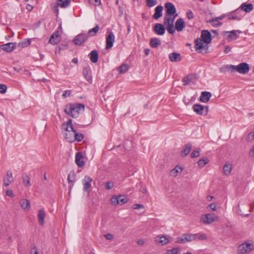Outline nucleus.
<instances>
[{
  "instance_id": "1",
  "label": "nucleus",
  "mask_w": 254,
  "mask_h": 254,
  "mask_svg": "<svg viewBox=\"0 0 254 254\" xmlns=\"http://www.w3.org/2000/svg\"><path fill=\"white\" fill-rule=\"evenodd\" d=\"M85 105L80 103H69L65 106L64 112L73 118L78 117L81 111H84Z\"/></svg>"
},
{
  "instance_id": "2",
  "label": "nucleus",
  "mask_w": 254,
  "mask_h": 254,
  "mask_svg": "<svg viewBox=\"0 0 254 254\" xmlns=\"http://www.w3.org/2000/svg\"><path fill=\"white\" fill-rule=\"evenodd\" d=\"M197 238V234H192L190 233L184 234L180 237L177 238L176 243H185L188 242L194 241Z\"/></svg>"
},
{
  "instance_id": "3",
  "label": "nucleus",
  "mask_w": 254,
  "mask_h": 254,
  "mask_svg": "<svg viewBox=\"0 0 254 254\" xmlns=\"http://www.w3.org/2000/svg\"><path fill=\"white\" fill-rule=\"evenodd\" d=\"M201 220L204 224H209L213 222L218 221L219 218L214 213H208L202 216Z\"/></svg>"
},
{
  "instance_id": "4",
  "label": "nucleus",
  "mask_w": 254,
  "mask_h": 254,
  "mask_svg": "<svg viewBox=\"0 0 254 254\" xmlns=\"http://www.w3.org/2000/svg\"><path fill=\"white\" fill-rule=\"evenodd\" d=\"M115 41V36L113 32L111 31H107V35L106 38V49L109 50L111 49Z\"/></svg>"
},
{
  "instance_id": "5",
  "label": "nucleus",
  "mask_w": 254,
  "mask_h": 254,
  "mask_svg": "<svg viewBox=\"0 0 254 254\" xmlns=\"http://www.w3.org/2000/svg\"><path fill=\"white\" fill-rule=\"evenodd\" d=\"M192 109L196 113L200 115H206L208 111L207 106H204L199 104H195L192 106Z\"/></svg>"
},
{
  "instance_id": "6",
  "label": "nucleus",
  "mask_w": 254,
  "mask_h": 254,
  "mask_svg": "<svg viewBox=\"0 0 254 254\" xmlns=\"http://www.w3.org/2000/svg\"><path fill=\"white\" fill-rule=\"evenodd\" d=\"M88 38V36L86 33H80L76 35L72 40L73 43L76 45H81Z\"/></svg>"
},
{
  "instance_id": "7",
  "label": "nucleus",
  "mask_w": 254,
  "mask_h": 254,
  "mask_svg": "<svg viewBox=\"0 0 254 254\" xmlns=\"http://www.w3.org/2000/svg\"><path fill=\"white\" fill-rule=\"evenodd\" d=\"M252 245L250 243H243L239 245L238 250L240 254H245L250 253L252 250Z\"/></svg>"
},
{
  "instance_id": "8",
  "label": "nucleus",
  "mask_w": 254,
  "mask_h": 254,
  "mask_svg": "<svg viewBox=\"0 0 254 254\" xmlns=\"http://www.w3.org/2000/svg\"><path fill=\"white\" fill-rule=\"evenodd\" d=\"M201 39L205 44H208L210 43L212 40L210 32L206 30L202 31L201 34Z\"/></svg>"
},
{
  "instance_id": "9",
  "label": "nucleus",
  "mask_w": 254,
  "mask_h": 254,
  "mask_svg": "<svg viewBox=\"0 0 254 254\" xmlns=\"http://www.w3.org/2000/svg\"><path fill=\"white\" fill-rule=\"evenodd\" d=\"M153 30L158 35H163L165 33V27L163 24L156 23L153 27Z\"/></svg>"
},
{
  "instance_id": "10",
  "label": "nucleus",
  "mask_w": 254,
  "mask_h": 254,
  "mask_svg": "<svg viewBox=\"0 0 254 254\" xmlns=\"http://www.w3.org/2000/svg\"><path fill=\"white\" fill-rule=\"evenodd\" d=\"M250 69L249 64L246 63H242L237 65V72L241 74L248 73Z\"/></svg>"
},
{
  "instance_id": "11",
  "label": "nucleus",
  "mask_w": 254,
  "mask_h": 254,
  "mask_svg": "<svg viewBox=\"0 0 254 254\" xmlns=\"http://www.w3.org/2000/svg\"><path fill=\"white\" fill-rule=\"evenodd\" d=\"M166 9V14L173 15L176 13V8L174 5L171 2H166L165 4Z\"/></svg>"
},
{
  "instance_id": "12",
  "label": "nucleus",
  "mask_w": 254,
  "mask_h": 254,
  "mask_svg": "<svg viewBox=\"0 0 254 254\" xmlns=\"http://www.w3.org/2000/svg\"><path fill=\"white\" fill-rule=\"evenodd\" d=\"M16 46V43H8L5 44H3L0 46V48L7 53H10L13 51L15 48Z\"/></svg>"
},
{
  "instance_id": "13",
  "label": "nucleus",
  "mask_w": 254,
  "mask_h": 254,
  "mask_svg": "<svg viewBox=\"0 0 254 254\" xmlns=\"http://www.w3.org/2000/svg\"><path fill=\"white\" fill-rule=\"evenodd\" d=\"M92 181V179L88 176H85L83 180V191L89 192V189L91 186V183Z\"/></svg>"
},
{
  "instance_id": "14",
  "label": "nucleus",
  "mask_w": 254,
  "mask_h": 254,
  "mask_svg": "<svg viewBox=\"0 0 254 254\" xmlns=\"http://www.w3.org/2000/svg\"><path fill=\"white\" fill-rule=\"evenodd\" d=\"M82 73L86 80L91 83L92 81V78L90 73V67L89 66L84 67L83 69Z\"/></svg>"
},
{
  "instance_id": "15",
  "label": "nucleus",
  "mask_w": 254,
  "mask_h": 254,
  "mask_svg": "<svg viewBox=\"0 0 254 254\" xmlns=\"http://www.w3.org/2000/svg\"><path fill=\"white\" fill-rule=\"evenodd\" d=\"M83 156L81 152H78L75 155V163L78 167H82L84 166V162L82 160Z\"/></svg>"
},
{
  "instance_id": "16",
  "label": "nucleus",
  "mask_w": 254,
  "mask_h": 254,
  "mask_svg": "<svg viewBox=\"0 0 254 254\" xmlns=\"http://www.w3.org/2000/svg\"><path fill=\"white\" fill-rule=\"evenodd\" d=\"M211 97V94L209 92L203 91L201 93L199 97V100L203 103H207Z\"/></svg>"
},
{
  "instance_id": "17",
  "label": "nucleus",
  "mask_w": 254,
  "mask_h": 254,
  "mask_svg": "<svg viewBox=\"0 0 254 254\" xmlns=\"http://www.w3.org/2000/svg\"><path fill=\"white\" fill-rule=\"evenodd\" d=\"M238 32L239 33H241L242 32L241 31L239 30H232L231 31H226L225 32V33H229V34L227 36V39H229L230 41L233 40H236L239 36L237 34V33Z\"/></svg>"
},
{
  "instance_id": "18",
  "label": "nucleus",
  "mask_w": 254,
  "mask_h": 254,
  "mask_svg": "<svg viewBox=\"0 0 254 254\" xmlns=\"http://www.w3.org/2000/svg\"><path fill=\"white\" fill-rule=\"evenodd\" d=\"M169 58L172 62H180L182 60V57L180 53L173 52L169 54Z\"/></svg>"
},
{
  "instance_id": "19",
  "label": "nucleus",
  "mask_w": 254,
  "mask_h": 254,
  "mask_svg": "<svg viewBox=\"0 0 254 254\" xmlns=\"http://www.w3.org/2000/svg\"><path fill=\"white\" fill-rule=\"evenodd\" d=\"M13 178L11 172L10 171H7L6 173V177L3 179L4 185L7 187L11 184V182H13Z\"/></svg>"
},
{
  "instance_id": "20",
  "label": "nucleus",
  "mask_w": 254,
  "mask_h": 254,
  "mask_svg": "<svg viewBox=\"0 0 254 254\" xmlns=\"http://www.w3.org/2000/svg\"><path fill=\"white\" fill-rule=\"evenodd\" d=\"M59 36L60 34L59 31H55L51 36L49 43L54 45L57 44L60 41Z\"/></svg>"
},
{
  "instance_id": "21",
  "label": "nucleus",
  "mask_w": 254,
  "mask_h": 254,
  "mask_svg": "<svg viewBox=\"0 0 254 254\" xmlns=\"http://www.w3.org/2000/svg\"><path fill=\"white\" fill-rule=\"evenodd\" d=\"M192 148V145L190 143L188 142L184 147L183 150L181 152V155L182 157H185L188 155Z\"/></svg>"
},
{
  "instance_id": "22",
  "label": "nucleus",
  "mask_w": 254,
  "mask_h": 254,
  "mask_svg": "<svg viewBox=\"0 0 254 254\" xmlns=\"http://www.w3.org/2000/svg\"><path fill=\"white\" fill-rule=\"evenodd\" d=\"M185 26V24L182 18H180L177 20L175 23V28L178 31H182Z\"/></svg>"
},
{
  "instance_id": "23",
  "label": "nucleus",
  "mask_w": 254,
  "mask_h": 254,
  "mask_svg": "<svg viewBox=\"0 0 254 254\" xmlns=\"http://www.w3.org/2000/svg\"><path fill=\"white\" fill-rule=\"evenodd\" d=\"M163 7L162 5H158L155 8V13L153 15V18L158 19L162 16Z\"/></svg>"
},
{
  "instance_id": "24",
  "label": "nucleus",
  "mask_w": 254,
  "mask_h": 254,
  "mask_svg": "<svg viewBox=\"0 0 254 254\" xmlns=\"http://www.w3.org/2000/svg\"><path fill=\"white\" fill-rule=\"evenodd\" d=\"M202 42H203L202 40L199 38H197L194 40V48L195 49V50L198 52L201 53H203L202 51L201 50L202 49V45L203 44Z\"/></svg>"
},
{
  "instance_id": "25",
  "label": "nucleus",
  "mask_w": 254,
  "mask_h": 254,
  "mask_svg": "<svg viewBox=\"0 0 254 254\" xmlns=\"http://www.w3.org/2000/svg\"><path fill=\"white\" fill-rule=\"evenodd\" d=\"M155 241L156 243H160L162 246L165 245L169 242L168 239L164 236H162L161 237L157 236L155 238Z\"/></svg>"
},
{
  "instance_id": "26",
  "label": "nucleus",
  "mask_w": 254,
  "mask_h": 254,
  "mask_svg": "<svg viewBox=\"0 0 254 254\" xmlns=\"http://www.w3.org/2000/svg\"><path fill=\"white\" fill-rule=\"evenodd\" d=\"M161 44V41L157 38H152L150 40V45L153 48H156Z\"/></svg>"
},
{
  "instance_id": "27",
  "label": "nucleus",
  "mask_w": 254,
  "mask_h": 254,
  "mask_svg": "<svg viewBox=\"0 0 254 254\" xmlns=\"http://www.w3.org/2000/svg\"><path fill=\"white\" fill-rule=\"evenodd\" d=\"M240 8L246 12H249L253 9V5L251 3H243Z\"/></svg>"
},
{
  "instance_id": "28",
  "label": "nucleus",
  "mask_w": 254,
  "mask_h": 254,
  "mask_svg": "<svg viewBox=\"0 0 254 254\" xmlns=\"http://www.w3.org/2000/svg\"><path fill=\"white\" fill-rule=\"evenodd\" d=\"M90 60L93 63H96L98 59V53L96 50L92 51L90 54Z\"/></svg>"
},
{
  "instance_id": "29",
  "label": "nucleus",
  "mask_w": 254,
  "mask_h": 254,
  "mask_svg": "<svg viewBox=\"0 0 254 254\" xmlns=\"http://www.w3.org/2000/svg\"><path fill=\"white\" fill-rule=\"evenodd\" d=\"M176 16H177V14H176V15L173 18H172V15L165 14V17L164 18L163 25H167L168 24H171V23H173Z\"/></svg>"
},
{
  "instance_id": "30",
  "label": "nucleus",
  "mask_w": 254,
  "mask_h": 254,
  "mask_svg": "<svg viewBox=\"0 0 254 254\" xmlns=\"http://www.w3.org/2000/svg\"><path fill=\"white\" fill-rule=\"evenodd\" d=\"M183 170V168L182 167L176 166L174 169L171 170L170 174L171 176L176 177L178 173H181Z\"/></svg>"
},
{
  "instance_id": "31",
  "label": "nucleus",
  "mask_w": 254,
  "mask_h": 254,
  "mask_svg": "<svg viewBox=\"0 0 254 254\" xmlns=\"http://www.w3.org/2000/svg\"><path fill=\"white\" fill-rule=\"evenodd\" d=\"M45 217V213L43 209H40L38 214V218L40 224L42 225L44 223V219Z\"/></svg>"
},
{
  "instance_id": "32",
  "label": "nucleus",
  "mask_w": 254,
  "mask_h": 254,
  "mask_svg": "<svg viewBox=\"0 0 254 254\" xmlns=\"http://www.w3.org/2000/svg\"><path fill=\"white\" fill-rule=\"evenodd\" d=\"M239 11V9H237L231 12L226 13L227 17L229 20H234L238 18L237 13Z\"/></svg>"
},
{
  "instance_id": "33",
  "label": "nucleus",
  "mask_w": 254,
  "mask_h": 254,
  "mask_svg": "<svg viewBox=\"0 0 254 254\" xmlns=\"http://www.w3.org/2000/svg\"><path fill=\"white\" fill-rule=\"evenodd\" d=\"M59 6L62 8L67 7L71 3L70 0H57Z\"/></svg>"
},
{
  "instance_id": "34",
  "label": "nucleus",
  "mask_w": 254,
  "mask_h": 254,
  "mask_svg": "<svg viewBox=\"0 0 254 254\" xmlns=\"http://www.w3.org/2000/svg\"><path fill=\"white\" fill-rule=\"evenodd\" d=\"M232 166L230 164H226L223 167V172L226 175H229L232 171Z\"/></svg>"
},
{
  "instance_id": "35",
  "label": "nucleus",
  "mask_w": 254,
  "mask_h": 254,
  "mask_svg": "<svg viewBox=\"0 0 254 254\" xmlns=\"http://www.w3.org/2000/svg\"><path fill=\"white\" fill-rule=\"evenodd\" d=\"M207 22L211 23L213 27H218L222 24V23L220 22L217 17L210 19Z\"/></svg>"
},
{
  "instance_id": "36",
  "label": "nucleus",
  "mask_w": 254,
  "mask_h": 254,
  "mask_svg": "<svg viewBox=\"0 0 254 254\" xmlns=\"http://www.w3.org/2000/svg\"><path fill=\"white\" fill-rule=\"evenodd\" d=\"M22 180L23 182L26 187H30L31 186L30 178L28 175L26 174H23L22 175Z\"/></svg>"
},
{
  "instance_id": "37",
  "label": "nucleus",
  "mask_w": 254,
  "mask_h": 254,
  "mask_svg": "<svg viewBox=\"0 0 254 254\" xmlns=\"http://www.w3.org/2000/svg\"><path fill=\"white\" fill-rule=\"evenodd\" d=\"M31 44V40L29 39H25L24 40L20 42L17 45V47L25 48L27 47Z\"/></svg>"
},
{
  "instance_id": "38",
  "label": "nucleus",
  "mask_w": 254,
  "mask_h": 254,
  "mask_svg": "<svg viewBox=\"0 0 254 254\" xmlns=\"http://www.w3.org/2000/svg\"><path fill=\"white\" fill-rule=\"evenodd\" d=\"M19 203L24 209H26L30 207V202L27 199H22L19 201Z\"/></svg>"
},
{
  "instance_id": "39",
  "label": "nucleus",
  "mask_w": 254,
  "mask_h": 254,
  "mask_svg": "<svg viewBox=\"0 0 254 254\" xmlns=\"http://www.w3.org/2000/svg\"><path fill=\"white\" fill-rule=\"evenodd\" d=\"M208 162L209 159L207 157H205L199 160L197 162V164L199 167L203 168Z\"/></svg>"
},
{
  "instance_id": "40",
  "label": "nucleus",
  "mask_w": 254,
  "mask_h": 254,
  "mask_svg": "<svg viewBox=\"0 0 254 254\" xmlns=\"http://www.w3.org/2000/svg\"><path fill=\"white\" fill-rule=\"evenodd\" d=\"M129 68V66L127 64H122L118 67V71L120 73H124L126 72Z\"/></svg>"
},
{
  "instance_id": "41",
  "label": "nucleus",
  "mask_w": 254,
  "mask_h": 254,
  "mask_svg": "<svg viewBox=\"0 0 254 254\" xmlns=\"http://www.w3.org/2000/svg\"><path fill=\"white\" fill-rule=\"evenodd\" d=\"M99 30V27L98 25H97L95 27L89 30L88 34V35L90 36H93L96 35L97 32Z\"/></svg>"
},
{
  "instance_id": "42",
  "label": "nucleus",
  "mask_w": 254,
  "mask_h": 254,
  "mask_svg": "<svg viewBox=\"0 0 254 254\" xmlns=\"http://www.w3.org/2000/svg\"><path fill=\"white\" fill-rule=\"evenodd\" d=\"M59 6H60L58 4V3L57 2H56L55 3H53L51 4V7L52 10L53 12L56 13L57 16H58V15L59 14Z\"/></svg>"
},
{
  "instance_id": "43",
  "label": "nucleus",
  "mask_w": 254,
  "mask_h": 254,
  "mask_svg": "<svg viewBox=\"0 0 254 254\" xmlns=\"http://www.w3.org/2000/svg\"><path fill=\"white\" fill-rule=\"evenodd\" d=\"M181 252V250L179 248H174L171 250H168L166 252L167 254H179Z\"/></svg>"
},
{
  "instance_id": "44",
  "label": "nucleus",
  "mask_w": 254,
  "mask_h": 254,
  "mask_svg": "<svg viewBox=\"0 0 254 254\" xmlns=\"http://www.w3.org/2000/svg\"><path fill=\"white\" fill-rule=\"evenodd\" d=\"M119 199V204L122 205L127 201V199L126 196L119 195L118 196Z\"/></svg>"
},
{
  "instance_id": "45",
  "label": "nucleus",
  "mask_w": 254,
  "mask_h": 254,
  "mask_svg": "<svg viewBox=\"0 0 254 254\" xmlns=\"http://www.w3.org/2000/svg\"><path fill=\"white\" fill-rule=\"evenodd\" d=\"M166 26V28L169 33L173 34L175 31L173 23H171V24H168Z\"/></svg>"
},
{
  "instance_id": "46",
  "label": "nucleus",
  "mask_w": 254,
  "mask_h": 254,
  "mask_svg": "<svg viewBox=\"0 0 254 254\" xmlns=\"http://www.w3.org/2000/svg\"><path fill=\"white\" fill-rule=\"evenodd\" d=\"M65 138L69 142H72L74 141V135H73L71 133H66Z\"/></svg>"
},
{
  "instance_id": "47",
  "label": "nucleus",
  "mask_w": 254,
  "mask_h": 254,
  "mask_svg": "<svg viewBox=\"0 0 254 254\" xmlns=\"http://www.w3.org/2000/svg\"><path fill=\"white\" fill-rule=\"evenodd\" d=\"M74 140H76L77 141H81L84 138V135L82 133H79L77 132L74 134Z\"/></svg>"
},
{
  "instance_id": "48",
  "label": "nucleus",
  "mask_w": 254,
  "mask_h": 254,
  "mask_svg": "<svg viewBox=\"0 0 254 254\" xmlns=\"http://www.w3.org/2000/svg\"><path fill=\"white\" fill-rule=\"evenodd\" d=\"M226 67H227V70L231 71L232 72L237 71V65L228 64L226 65Z\"/></svg>"
},
{
  "instance_id": "49",
  "label": "nucleus",
  "mask_w": 254,
  "mask_h": 254,
  "mask_svg": "<svg viewBox=\"0 0 254 254\" xmlns=\"http://www.w3.org/2000/svg\"><path fill=\"white\" fill-rule=\"evenodd\" d=\"M111 204L114 205L119 204L118 197L117 195H113L111 199Z\"/></svg>"
},
{
  "instance_id": "50",
  "label": "nucleus",
  "mask_w": 254,
  "mask_h": 254,
  "mask_svg": "<svg viewBox=\"0 0 254 254\" xmlns=\"http://www.w3.org/2000/svg\"><path fill=\"white\" fill-rule=\"evenodd\" d=\"M146 5L148 7H153L157 3V0H146Z\"/></svg>"
},
{
  "instance_id": "51",
  "label": "nucleus",
  "mask_w": 254,
  "mask_h": 254,
  "mask_svg": "<svg viewBox=\"0 0 254 254\" xmlns=\"http://www.w3.org/2000/svg\"><path fill=\"white\" fill-rule=\"evenodd\" d=\"M191 79L189 77V75H187L183 78V82L184 86L190 84Z\"/></svg>"
},
{
  "instance_id": "52",
  "label": "nucleus",
  "mask_w": 254,
  "mask_h": 254,
  "mask_svg": "<svg viewBox=\"0 0 254 254\" xmlns=\"http://www.w3.org/2000/svg\"><path fill=\"white\" fill-rule=\"evenodd\" d=\"M246 139L248 142L252 141L254 139V132H250L248 135Z\"/></svg>"
},
{
  "instance_id": "53",
  "label": "nucleus",
  "mask_w": 254,
  "mask_h": 254,
  "mask_svg": "<svg viewBox=\"0 0 254 254\" xmlns=\"http://www.w3.org/2000/svg\"><path fill=\"white\" fill-rule=\"evenodd\" d=\"M114 187V183L112 181L108 182L106 183L105 188L106 190H109Z\"/></svg>"
},
{
  "instance_id": "54",
  "label": "nucleus",
  "mask_w": 254,
  "mask_h": 254,
  "mask_svg": "<svg viewBox=\"0 0 254 254\" xmlns=\"http://www.w3.org/2000/svg\"><path fill=\"white\" fill-rule=\"evenodd\" d=\"M7 89V86L5 84H0V93L3 94L5 93Z\"/></svg>"
},
{
  "instance_id": "55",
  "label": "nucleus",
  "mask_w": 254,
  "mask_h": 254,
  "mask_svg": "<svg viewBox=\"0 0 254 254\" xmlns=\"http://www.w3.org/2000/svg\"><path fill=\"white\" fill-rule=\"evenodd\" d=\"M199 156V150H193L190 154L191 158H195Z\"/></svg>"
},
{
  "instance_id": "56",
  "label": "nucleus",
  "mask_w": 254,
  "mask_h": 254,
  "mask_svg": "<svg viewBox=\"0 0 254 254\" xmlns=\"http://www.w3.org/2000/svg\"><path fill=\"white\" fill-rule=\"evenodd\" d=\"M89 3L94 5H99L101 4V0H88Z\"/></svg>"
},
{
  "instance_id": "57",
  "label": "nucleus",
  "mask_w": 254,
  "mask_h": 254,
  "mask_svg": "<svg viewBox=\"0 0 254 254\" xmlns=\"http://www.w3.org/2000/svg\"><path fill=\"white\" fill-rule=\"evenodd\" d=\"M30 254H39L38 249L36 246L31 248Z\"/></svg>"
},
{
  "instance_id": "58",
  "label": "nucleus",
  "mask_w": 254,
  "mask_h": 254,
  "mask_svg": "<svg viewBox=\"0 0 254 254\" xmlns=\"http://www.w3.org/2000/svg\"><path fill=\"white\" fill-rule=\"evenodd\" d=\"M202 51L203 53L202 54H206L208 53V44H205V45H202V49L201 50Z\"/></svg>"
},
{
  "instance_id": "59",
  "label": "nucleus",
  "mask_w": 254,
  "mask_h": 254,
  "mask_svg": "<svg viewBox=\"0 0 254 254\" xmlns=\"http://www.w3.org/2000/svg\"><path fill=\"white\" fill-rule=\"evenodd\" d=\"M237 212L239 213V214L241 215H244L246 217H248L250 214H244V213H242V211L240 208V205L238 204V206H237Z\"/></svg>"
},
{
  "instance_id": "60",
  "label": "nucleus",
  "mask_w": 254,
  "mask_h": 254,
  "mask_svg": "<svg viewBox=\"0 0 254 254\" xmlns=\"http://www.w3.org/2000/svg\"><path fill=\"white\" fill-rule=\"evenodd\" d=\"M187 18L189 19H191L193 18V13L192 12V11L191 10H189L187 12Z\"/></svg>"
},
{
  "instance_id": "61",
  "label": "nucleus",
  "mask_w": 254,
  "mask_h": 254,
  "mask_svg": "<svg viewBox=\"0 0 254 254\" xmlns=\"http://www.w3.org/2000/svg\"><path fill=\"white\" fill-rule=\"evenodd\" d=\"M5 194L7 196L11 197H14L15 195L13 194L12 191L11 190H7L5 192Z\"/></svg>"
},
{
  "instance_id": "62",
  "label": "nucleus",
  "mask_w": 254,
  "mask_h": 254,
  "mask_svg": "<svg viewBox=\"0 0 254 254\" xmlns=\"http://www.w3.org/2000/svg\"><path fill=\"white\" fill-rule=\"evenodd\" d=\"M76 176V174L74 171L71 172L68 175V178H71L73 182L75 181Z\"/></svg>"
},
{
  "instance_id": "63",
  "label": "nucleus",
  "mask_w": 254,
  "mask_h": 254,
  "mask_svg": "<svg viewBox=\"0 0 254 254\" xmlns=\"http://www.w3.org/2000/svg\"><path fill=\"white\" fill-rule=\"evenodd\" d=\"M104 237L106 238V239L107 240H112L114 238V235L113 234H110V233L105 235Z\"/></svg>"
},
{
  "instance_id": "64",
  "label": "nucleus",
  "mask_w": 254,
  "mask_h": 254,
  "mask_svg": "<svg viewBox=\"0 0 254 254\" xmlns=\"http://www.w3.org/2000/svg\"><path fill=\"white\" fill-rule=\"evenodd\" d=\"M208 207L213 211L216 210V204L215 203H212L208 205Z\"/></svg>"
}]
</instances>
